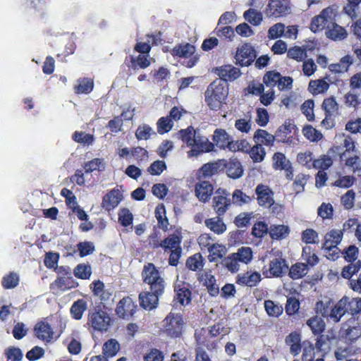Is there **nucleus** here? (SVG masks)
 Returning <instances> with one entry per match:
<instances>
[{
	"mask_svg": "<svg viewBox=\"0 0 361 361\" xmlns=\"http://www.w3.org/2000/svg\"><path fill=\"white\" fill-rule=\"evenodd\" d=\"M177 137L191 147V149L188 152V157H197L200 154L213 150V144L192 126L180 130Z\"/></svg>",
	"mask_w": 361,
	"mask_h": 361,
	"instance_id": "nucleus-1",
	"label": "nucleus"
},
{
	"mask_svg": "<svg viewBox=\"0 0 361 361\" xmlns=\"http://www.w3.org/2000/svg\"><path fill=\"white\" fill-rule=\"evenodd\" d=\"M143 281L148 284L151 291L157 293H163L166 283L161 273L152 263H148L143 267L142 271Z\"/></svg>",
	"mask_w": 361,
	"mask_h": 361,
	"instance_id": "nucleus-2",
	"label": "nucleus"
},
{
	"mask_svg": "<svg viewBox=\"0 0 361 361\" xmlns=\"http://www.w3.org/2000/svg\"><path fill=\"white\" fill-rule=\"evenodd\" d=\"M263 81L267 87H277L279 90H289L292 88L293 78L289 76H282L279 72L274 71H268L263 78Z\"/></svg>",
	"mask_w": 361,
	"mask_h": 361,
	"instance_id": "nucleus-3",
	"label": "nucleus"
},
{
	"mask_svg": "<svg viewBox=\"0 0 361 361\" xmlns=\"http://www.w3.org/2000/svg\"><path fill=\"white\" fill-rule=\"evenodd\" d=\"M110 324L111 318L105 311L94 310L89 312L87 325L93 330L99 332L106 331Z\"/></svg>",
	"mask_w": 361,
	"mask_h": 361,
	"instance_id": "nucleus-4",
	"label": "nucleus"
},
{
	"mask_svg": "<svg viewBox=\"0 0 361 361\" xmlns=\"http://www.w3.org/2000/svg\"><path fill=\"white\" fill-rule=\"evenodd\" d=\"M346 341L352 343L361 336V322L358 317L351 316L341 328Z\"/></svg>",
	"mask_w": 361,
	"mask_h": 361,
	"instance_id": "nucleus-5",
	"label": "nucleus"
},
{
	"mask_svg": "<svg viewBox=\"0 0 361 361\" xmlns=\"http://www.w3.org/2000/svg\"><path fill=\"white\" fill-rule=\"evenodd\" d=\"M166 333L171 337H178L184 325L182 316L180 314L171 312L164 319Z\"/></svg>",
	"mask_w": 361,
	"mask_h": 361,
	"instance_id": "nucleus-6",
	"label": "nucleus"
},
{
	"mask_svg": "<svg viewBox=\"0 0 361 361\" xmlns=\"http://www.w3.org/2000/svg\"><path fill=\"white\" fill-rule=\"evenodd\" d=\"M256 56L257 54L254 47L250 44L245 43L238 48L235 59L236 64L241 66H248L254 62Z\"/></svg>",
	"mask_w": 361,
	"mask_h": 361,
	"instance_id": "nucleus-7",
	"label": "nucleus"
},
{
	"mask_svg": "<svg viewBox=\"0 0 361 361\" xmlns=\"http://www.w3.org/2000/svg\"><path fill=\"white\" fill-rule=\"evenodd\" d=\"M213 207L219 216L224 214L231 204L229 193L223 189H218L213 198Z\"/></svg>",
	"mask_w": 361,
	"mask_h": 361,
	"instance_id": "nucleus-8",
	"label": "nucleus"
},
{
	"mask_svg": "<svg viewBox=\"0 0 361 361\" xmlns=\"http://www.w3.org/2000/svg\"><path fill=\"white\" fill-rule=\"evenodd\" d=\"M288 269L286 261L281 257H274L270 262L268 269L263 271V274L267 277H280L285 274Z\"/></svg>",
	"mask_w": 361,
	"mask_h": 361,
	"instance_id": "nucleus-9",
	"label": "nucleus"
},
{
	"mask_svg": "<svg viewBox=\"0 0 361 361\" xmlns=\"http://www.w3.org/2000/svg\"><path fill=\"white\" fill-rule=\"evenodd\" d=\"M333 14V10L328 7L323 9L320 14L314 16L310 23V29L312 32H317L318 31L326 29L327 25L329 23L331 16Z\"/></svg>",
	"mask_w": 361,
	"mask_h": 361,
	"instance_id": "nucleus-10",
	"label": "nucleus"
},
{
	"mask_svg": "<svg viewBox=\"0 0 361 361\" xmlns=\"http://www.w3.org/2000/svg\"><path fill=\"white\" fill-rule=\"evenodd\" d=\"M257 203L260 207H270L274 203V192L267 185L259 184L255 188Z\"/></svg>",
	"mask_w": 361,
	"mask_h": 361,
	"instance_id": "nucleus-11",
	"label": "nucleus"
},
{
	"mask_svg": "<svg viewBox=\"0 0 361 361\" xmlns=\"http://www.w3.org/2000/svg\"><path fill=\"white\" fill-rule=\"evenodd\" d=\"M289 12L290 7L286 0H270L266 11L267 16L275 18L286 16Z\"/></svg>",
	"mask_w": 361,
	"mask_h": 361,
	"instance_id": "nucleus-12",
	"label": "nucleus"
},
{
	"mask_svg": "<svg viewBox=\"0 0 361 361\" xmlns=\"http://www.w3.org/2000/svg\"><path fill=\"white\" fill-rule=\"evenodd\" d=\"M174 302L180 303L181 305H188L191 300V292L188 288V285L180 281L174 285Z\"/></svg>",
	"mask_w": 361,
	"mask_h": 361,
	"instance_id": "nucleus-13",
	"label": "nucleus"
},
{
	"mask_svg": "<svg viewBox=\"0 0 361 361\" xmlns=\"http://www.w3.org/2000/svg\"><path fill=\"white\" fill-rule=\"evenodd\" d=\"M227 97L226 92H206L205 100L212 110L220 109Z\"/></svg>",
	"mask_w": 361,
	"mask_h": 361,
	"instance_id": "nucleus-14",
	"label": "nucleus"
},
{
	"mask_svg": "<svg viewBox=\"0 0 361 361\" xmlns=\"http://www.w3.org/2000/svg\"><path fill=\"white\" fill-rule=\"evenodd\" d=\"M123 199L119 190L113 189L106 194L102 199V207L109 212L116 208Z\"/></svg>",
	"mask_w": 361,
	"mask_h": 361,
	"instance_id": "nucleus-15",
	"label": "nucleus"
},
{
	"mask_svg": "<svg viewBox=\"0 0 361 361\" xmlns=\"http://www.w3.org/2000/svg\"><path fill=\"white\" fill-rule=\"evenodd\" d=\"M325 34L327 38L334 41L343 40L348 35L346 30L335 22H333L332 18L327 25Z\"/></svg>",
	"mask_w": 361,
	"mask_h": 361,
	"instance_id": "nucleus-16",
	"label": "nucleus"
},
{
	"mask_svg": "<svg viewBox=\"0 0 361 361\" xmlns=\"http://www.w3.org/2000/svg\"><path fill=\"white\" fill-rule=\"evenodd\" d=\"M135 307L136 306L131 298L128 297L123 298L117 305L116 312L119 317L126 319L133 316Z\"/></svg>",
	"mask_w": 361,
	"mask_h": 361,
	"instance_id": "nucleus-17",
	"label": "nucleus"
},
{
	"mask_svg": "<svg viewBox=\"0 0 361 361\" xmlns=\"http://www.w3.org/2000/svg\"><path fill=\"white\" fill-rule=\"evenodd\" d=\"M34 331L35 336L44 342L49 343L53 338V329L46 321L37 322L35 326Z\"/></svg>",
	"mask_w": 361,
	"mask_h": 361,
	"instance_id": "nucleus-18",
	"label": "nucleus"
},
{
	"mask_svg": "<svg viewBox=\"0 0 361 361\" xmlns=\"http://www.w3.org/2000/svg\"><path fill=\"white\" fill-rule=\"evenodd\" d=\"M161 295L162 293H157L154 291L141 293L139 295L141 307L148 310L155 308Z\"/></svg>",
	"mask_w": 361,
	"mask_h": 361,
	"instance_id": "nucleus-19",
	"label": "nucleus"
},
{
	"mask_svg": "<svg viewBox=\"0 0 361 361\" xmlns=\"http://www.w3.org/2000/svg\"><path fill=\"white\" fill-rule=\"evenodd\" d=\"M345 299L341 298L338 302L331 308L329 313L326 316L334 323H338L341 321V318L345 315L347 312V307H345Z\"/></svg>",
	"mask_w": 361,
	"mask_h": 361,
	"instance_id": "nucleus-20",
	"label": "nucleus"
},
{
	"mask_svg": "<svg viewBox=\"0 0 361 361\" xmlns=\"http://www.w3.org/2000/svg\"><path fill=\"white\" fill-rule=\"evenodd\" d=\"M261 281V275L258 272H250L240 274L237 276L236 283L239 285L253 287Z\"/></svg>",
	"mask_w": 361,
	"mask_h": 361,
	"instance_id": "nucleus-21",
	"label": "nucleus"
},
{
	"mask_svg": "<svg viewBox=\"0 0 361 361\" xmlns=\"http://www.w3.org/2000/svg\"><path fill=\"white\" fill-rule=\"evenodd\" d=\"M196 51L194 45L190 43L178 44L171 51L173 57L188 58L192 56Z\"/></svg>",
	"mask_w": 361,
	"mask_h": 361,
	"instance_id": "nucleus-22",
	"label": "nucleus"
},
{
	"mask_svg": "<svg viewBox=\"0 0 361 361\" xmlns=\"http://www.w3.org/2000/svg\"><path fill=\"white\" fill-rule=\"evenodd\" d=\"M213 192V187L208 181H201L195 185V195L202 202H207Z\"/></svg>",
	"mask_w": 361,
	"mask_h": 361,
	"instance_id": "nucleus-23",
	"label": "nucleus"
},
{
	"mask_svg": "<svg viewBox=\"0 0 361 361\" xmlns=\"http://www.w3.org/2000/svg\"><path fill=\"white\" fill-rule=\"evenodd\" d=\"M67 348L69 353L78 355L81 352L82 344L80 342L79 331H73L71 335L66 338Z\"/></svg>",
	"mask_w": 361,
	"mask_h": 361,
	"instance_id": "nucleus-24",
	"label": "nucleus"
},
{
	"mask_svg": "<svg viewBox=\"0 0 361 361\" xmlns=\"http://www.w3.org/2000/svg\"><path fill=\"white\" fill-rule=\"evenodd\" d=\"M342 231L333 229L325 235L324 243L322 245V247H331L333 246L337 247L342 240Z\"/></svg>",
	"mask_w": 361,
	"mask_h": 361,
	"instance_id": "nucleus-25",
	"label": "nucleus"
},
{
	"mask_svg": "<svg viewBox=\"0 0 361 361\" xmlns=\"http://www.w3.org/2000/svg\"><path fill=\"white\" fill-rule=\"evenodd\" d=\"M255 144L271 146L275 141V136L269 133L267 130L258 129L253 136Z\"/></svg>",
	"mask_w": 361,
	"mask_h": 361,
	"instance_id": "nucleus-26",
	"label": "nucleus"
},
{
	"mask_svg": "<svg viewBox=\"0 0 361 361\" xmlns=\"http://www.w3.org/2000/svg\"><path fill=\"white\" fill-rule=\"evenodd\" d=\"M227 174L233 179L242 176L243 170L240 161L237 159H231L226 164Z\"/></svg>",
	"mask_w": 361,
	"mask_h": 361,
	"instance_id": "nucleus-27",
	"label": "nucleus"
},
{
	"mask_svg": "<svg viewBox=\"0 0 361 361\" xmlns=\"http://www.w3.org/2000/svg\"><path fill=\"white\" fill-rule=\"evenodd\" d=\"M181 238L178 234H171L164 240L161 241V247L165 251L169 250L171 251L181 249Z\"/></svg>",
	"mask_w": 361,
	"mask_h": 361,
	"instance_id": "nucleus-28",
	"label": "nucleus"
},
{
	"mask_svg": "<svg viewBox=\"0 0 361 361\" xmlns=\"http://www.w3.org/2000/svg\"><path fill=\"white\" fill-rule=\"evenodd\" d=\"M343 299H345V307H347V312L350 313L352 316L361 313V298H350L348 296H343Z\"/></svg>",
	"mask_w": 361,
	"mask_h": 361,
	"instance_id": "nucleus-29",
	"label": "nucleus"
},
{
	"mask_svg": "<svg viewBox=\"0 0 361 361\" xmlns=\"http://www.w3.org/2000/svg\"><path fill=\"white\" fill-rule=\"evenodd\" d=\"M361 0H347V4L343 7V12L352 20L355 19L360 13V4Z\"/></svg>",
	"mask_w": 361,
	"mask_h": 361,
	"instance_id": "nucleus-30",
	"label": "nucleus"
},
{
	"mask_svg": "<svg viewBox=\"0 0 361 361\" xmlns=\"http://www.w3.org/2000/svg\"><path fill=\"white\" fill-rule=\"evenodd\" d=\"M207 250L209 252V259L210 262L222 258L226 253V247L218 243L212 244V246L208 247Z\"/></svg>",
	"mask_w": 361,
	"mask_h": 361,
	"instance_id": "nucleus-31",
	"label": "nucleus"
},
{
	"mask_svg": "<svg viewBox=\"0 0 361 361\" xmlns=\"http://www.w3.org/2000/svg\"><path fill=\"white\" fill-rule=\"evenodd\" d=\"M205 224L211 231L216 234H221L226 229V225L219 217L207 219L205 221Z\"/></svg>",
	"mask_w": 361,
	"mask_h": 361,
	"instance_id": "nucleus-32",
	"label": "nucleus"
},
{
	"mask_svg": "<svg viewBox=\"0 0 361 361\" xmlns=\"http://www.w3.org/2000/svg\"><path fill=\"white\" fill-rule=\"evenodd\" d=\"M120 349V345L115 339H109L104 343L102 348L104 356L112 357L116 355Z\"/></svg>",
	"mask_w": 361,
	"mask_h": 361,
	"instance_id": "nucleus-33",
	"label": "nucleus"
},
{
	"mask_svg": "<svg viewBox=\"0 0 361 361\" xmlns=\"http://www.w3.org/2000/svg\"><path fill=\"white\" fill-rule=\"evenodd\" d=\"M106 162L104 159L102 158H95L85 162L84 164V169L85 173H92L96 170L99 171H104L105 169Z\"/></svg>",
	"mask_w": 361,
	"mask_h": 361,
	"instance_id": "nucleus-34",
	"label": "nucleus"
},
{
	"mask_svg": "<svg viewBox=\"0 0 361 361\" xmlns=\"http://www.w3.org/2000/svg\"><path fill=\"white\" fill-rule=\"evenodd\" d=\"M87 302L80 299L73 302L71 307V313L75 319L79 320L82 318L84 312L87 310Z\"/></svg>",
	"mask_w": 361,
	"mask_h": 361,
	"instance_id": "nucleus-35",
	"label": "nucleus"
},
{
	"mask_svg": "<svg viewBox=\"0 0 361 361\" xmlns=\"http://www.w3.org/2000/svg\"><path fill=\"white\" fill-rule=\"evenodd\" d=\"M271 238L279 240L286 238L289 233V228L284 225H273L269 231Z\"/></svg>",
	"mask_w": 361,
	"mask_h": 361,
	"instance_id": "nucleus-36",
	"label": "nucleus"
},
{
	"mask_svg": "<svg viewBox=\"0 0 361 361\" xmlns=\"http://www.w3.org/2000/svg\"><path fill=\"white\" fill-rule=\"evenodd\" d=\"M330 83H332V81L329 76L322 79L310 80L308 90H328Z\"/></svg>",
	"mask_w": 361,
	"mask_h": 361,
	"instance_id": "nucleus-37",
	"label": "nucleus"
},
{
	"mask_svg": "<svg viewBox=\"0 0 361 361\" xmlns=\"http://www.w3.org/2000/svg\"><path fill=\"white\" fill-rule=\"evenodd\" d=\"M19 281V276L17 273L10 272L3 276L1 284L5 289H12L18 285Z\"/></svg>",
	"mask_w": 361,
	"mask_h": 361,
	"instance_id": "nucleus-38",
	"label": "nucleus"
},
{
	"mask_svg": "<svg viewBox=\"0 0 361 361\" xmlns=\"http://www.w3.org/2000/svg\"><path fill=\"white\" fill-rule=\"evenodd\" d=\"M307 326L311 329L314 334H320L325 329L324 320L319 317H314L307 321Z\"/></svg>",
	"mask_w": 361,
	"mask_h": 361,
	"instance_id": "nucleus-39",
	"label": "nucleus"
},
{
	"mask_svg": "<svg viewBox=\"0 0 361 361\" xmlns=\"http://www.w3.org/2000/svg\"><path fill=\"white\" fill-rule=\"evenodd\" d=\"M229 135L224 130L216 129L213 135V140L216 146L220 148H225L226 145L229 142Z\"/></svg>",
	"mask_w": 361,
	"mask_h": 361,
	"instance_id": "nucleus-40",
	"label": "nucleus"
},
{
	"mask_svg": "<svg viewBox=\"0 0 361 361\" xmlns=\"http://www.w3.org/2000/svg\"><path fill=\"white\" fill-rule=\"evenodd\" d=\"M187 267L194 271L200 270L204 266L203 259L200 253L190 257L186 262Z\"/></svg>",
	"mask_w": 361,
	"mask_h": 361,
	"instance_id": "nucleus-41",
	"label": "nucleus"
},
{
	"mask_svg": "<svg viewBox=\"0 0 361 361\" xmlns=\"http://www.w3.org/2000/svg\"><path fill=\"white\" fill-rule=\"evenodd\" d=\"M308 268L307 264L303 263H298L293 265L289 271L290 277L293 279L302 278L307 274Z\"/></svg>",
	"mask_w": 361,
	"mask_h": 361,
	"instance_id": "nucleus-42",
	"label": "nucleus"
},
{
	"mask_svg": "<svg viewBox=\"0 0 361 361\" xmlns=\"http://www.w3.org/2000/svg\"><path fill=\"white\" fill-rule=\"evenodd\" d=\"M302 259L307 263V264L313 267L319 262V258L309 245H306L302 249Z\"/></svg>",
	"mask_w": 361,
	"mask_h": 361,
	"instance_id": "nucleus-43",
	"label": "nucleus"
},
{
	"mask_svg": "<svg viewBox=\"0 0 361 361\" xmlns=\"http://www.w3.org/2000/svg\"><path fill=\"white\" fill-rule=\"evenodd\" d=\"M232 198L233 204L238 206L250 204L252 200V197L247 195L240 190H235Z\"/></svg>",
	"mask_w": 361,
	"mask_h": 361,
	"instance_id": "nucleus-44",
	"label": "nucleus"
},
{
	"mask_svg": "<svg viewBox=\"0 0 361 361\" xmlns=\"http://www.w3.org/2000/svg\"><path fill=\"white\" fill-rule=\"evenodd\" d=\"M346 166L351 169L353 173L361 176V160L359 156L348 157L345 160Z\"/></svg>",
	"mask_w": 361,
	"mask_h": 361,
	"instance_id": "nucleus-45",
	"label": "nucleus"
},
{
	"mask_svg": "<svg viewBox=\"0 0 361 361\" xmlns=\"http://www.w3.org/2000/svg\"><path fill=\"white\" fill-rule=\"evenodd\" d=\"M73 274L78 279H88L92 274V268L89 264H79L74 269Z\"/></svg>",
	"mask_w": 361,
	"mask_h": 361,
	"instance_id": "nucleus-46",
	"label": "nucleus"
},
{
	"mask_svg": "<svg viewBox=\"0 0 361 361\" xmlns=\"http://www.w3.org/2000/svg\"><path fill=\"white\" fill-rule=\"evenodd\" d=\"M214 32L221 39H228V41H232L235 37V31L231 26L220 27L217 25Z\"/></svg>",
	"mask_w": 361,
	"mask_h": 361,
	"instance_id": "nucleus-47",
	"label": "nucleus"
},
{
	"mask_svg": "<svg viewBox=\"0 0 361 361\" xmlns=\"http://www.w3.org/2000/svg\"><path fill=\"white\" fill-rule=\"evenodd\" d=\"M243 17L246 20L254 25H258L262 20V16L261 13L257 12L253 8H249L243 13Z\"/></svg>",
	"mask_w": 361,
	"mask_h": 361,
	"instance_id": "nucleus-48",
	"label": "nucleus"
},
{
	"mask_svg": "<svg viewBox=\"0 0 361 361\" xmlns=\"http://www.w3.org/2000/svg\"><path fill=\"white\" fill-rule=\"evenodd\" d=\"M274 166L276 169H286L291 164L290 161L286 159V156L281 153L276 152L273 157Z\"/></svg>",
	"mask_w": 361,
	"mask_h": 361,
	"instance_id": "nucleus-49",
	"label": "nucleus"
},
{
	"mask_svg": "<svg viewBox=\"0 0 361 361\" xmlns=\"http://www.w3.org/2000/svg\"><path fill=\"white\" fill-rule=\"evenodd\" d=\"M235 127L241 133H249L252 127L251 116L247 114L244 118L236 120Z\"/></svg>",
	"mask_w": 361,
	"mask_h": 361,
	"instance_id": "nucleus-50",
	"label": "nucleus"
},
{
	"mask_svg": "<svg viewBox=\"0 0 361 361\" xmlns=\"http://www.w3.org/2000/svg\"><path fill=\"white\" fill-rule=\"evenodd\" d=\"M235 254L238 261L245 264H248L252 258V252L249 247H242Z\"/></svg>",
	"mask_w": 361,
	"mask_h": 361,
	"instance_id": "nucleus-51",
	"label": "nucleus"
},
{
	"mask_svg": "<svg viewBox=\"0 0 361 361\" xmlns=\"http://www.w3.org/2000/svg\"><path fill=\"white\" fill-rule=\"evenodd\" d=\"M224 265L231 272H236L240 269V262L235 253L231 254L224 259Z\"/></svg>",
	"mask_w": 361,
	"mask_h": 361,
	"instance_id": "nucleus-52",
	"label": "nucleus"
},
{
	"mask_svg": "<svg viewBox=\"0 0 361 361\" xmlns=\"http://www.w3.org/2000/svg\"><path fill=\"white\" fill-rule=\"evenodd\" d=\"M165 214L166 212L164 205L157 207L155 209V216L157 219L159 226L166 231L169 225V221Z\"/></svg>",
	"mask_w": 361,
	"mask_h": 361,
	"instance_id": "nucleus-53",
	"label": "nucleus"
},
{
	"mask_svg": "<svg viewBox=\"0 0 361 361\" xmlns=\"http://www.w3.org/2000/svg\"><path fill=\"white\" fill-rule=\"evenodd\" d=\"M307 56L305 49L300 47H293L287 51V56L289 59H294L297 61H301Z\"/></svg>",
	"mask_w": 361,
	"mask_h": 361,
	"instance_id": "nucleus-54",
	"label": "nucleus"
},
{
	"mask_svg": "<svg viewBox=\"0 0 361 361\" xmlns=\"http://www.w3.org/2000/svg\"><path fill=\"white\" fill-rule=\"evenodd\" d=\"M302 132L304 136L312 142H317L323 137L322 134L311 126L304 127Z\"/></svg>",
	"mask_w": 361,
	"mask_h": 361,
	"instance_id": "nucleus-55",
	"label": "nucleus"
},
{
	"mask_svg": "<svg viewBox=\"0 0 361 361\" xmlns=\"http://www.w3.org/2000/svg\"><path fill=\"white\" fill-rule=\"evenodd\" d=\"M313 154L310 151L300 152L297 156V160L298 163L304 166H306L307 169H311L313 167Z\"/></svg>",
	"mask_w": 361,
	"mask_h": 361,
	"instance_id": "nucleus-56",
	"label": "nucleus"
},
{
	"mask_svg": "<svg viewBox=\"0 0 361 361\" xmlns=\"http://www.w3.org/2000/svg\"><path fill=\"white\" fill-rule=\"evenodd\" d=\"M302 240L306 244H316L319 243V235L314 230L307 228L302 233Z\"/></svg>",
	"mask_w": 361,
	"mask_h": 361,
	"instance_id": "nucleus-57",
	"label": "nucleus"
},
{
	"mask_svg": "<svg viewBox=\"0 0 361 361\" xmlns=\"http://www.w3.org/2000/svg\"><path fill=\"white\" fill-rule=\"evenodd\" d=\"M332 164L333 160L329 155H323L319 159L314 160L313 168L324 171L328 169Z\"/></svg>",
	"mask_w": 361,
	"mask_h": 361,
	"instance_id": "nucleus-58",
	"label": "nucleus"
},
{
	"mask_svg": "<svg viewBox=\"0 0 361 361\" xmlns=\"http://www.w3.org/2000/svg\"><path fill=\"white\" fill-rule=\"evenodd\" d=\"M360 267L361 263L360 261L350 263L343 268L341 275L345 279H350L354 274L360 270Z\"/></svg>",
	"mask_w": 361,
	"mask_h": 361,
	"instance_id": "nucleus-59",
	"label": "nucleus"
},
{
	"mask_svg": "<svg viewBox=\"0 0 361 361\" xmlns=\"http://www.w3.org/2000/svg\"><path fill=\"white\" fill-rule=\"evenodd\" d=\"M265 150L260 145L255 144L250 151V156L255 162H261L265 156Z\"/></svg>",
	"mask_w": 361,
	"mask_h": 361,
	"instance_id": "nucleus-60",
	"label": "nucleus"
},
{
	"mask_svg": "<svg viewBox=\"0 0 361 361\" xmlns=\"http://www.w3.org/2000/svg\"><path fill=\"white\" fill-rule=\"evenodd\" d=\"M220 75L227 80L233 81L240 75V71L238 68L232 66H225L221 68Z\"/></svg>",
	"mask_w": 361,
	"mask_h": 361,
	"instance_id": "nucleus-61",
	"label": "nucleus"
},
{
	"mask_svg": "<svg viewBox=\"0 0 361 361\" xmlns=\"http://www.w3.org/2000/svg\"><path fill=\"white\" fill-rule=\"evenodd\" d=\"M73 139L80 144L92 145L94 142V136L83 132H75L73 135Z\"/></svg>",
	"mask_w": 361,
	"mask_h": 361,
	"instance_id": "nucleus-62",
	"label": "nucleus"
},
{
	"mask_svg": "<svg viewBox=\"0 0 361 361\" xmlns=\"http://www.w3.org/2000/svg\"><path fill=\"white\" fill-rule=\"evenodd\" d=\"M133 216L128 209L123 208L118 212V221L123 226L132 224Z\"/></svg>",
	"mask_w": 361,
	"mask_h": 361,
	"instance_id": "nucleus-63",
	"label": "nucleus"
},
{
	"mask_svg": "<svg viewBox=\"0 0 361 361\" xmlns=\"http://www.w3.org/2000/svg\"><path fill=\"white\" fill-rule=\"evenodd\" d=\"M228 82L226 78L221 76L214 80L207 90H228Z\"/></svg>",
	"mask_w": 361,
	"mask_h": 361,
	"instance_id": "nucleus-64",
	"label": "nucleus"
}]
</instances>
